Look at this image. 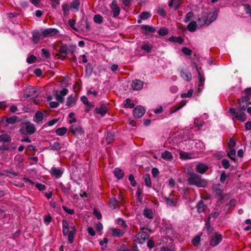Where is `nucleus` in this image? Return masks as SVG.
<instances>
[{
	"label": "nucleus",
	"mask_w": 251,
	"mask_h": 251,
	"mask_svg": "<svg viewBox=\"0 0 251 251\" xmlns=\"http://www.w3.org/2000/svg\"><path fill=\"white\" fill-rule=\"evenodd\" d=\"M36 57L33 55H31L27 59L26 61L29 64H31L35 62Z\"/></svg>",
	"instance_id": "obj_62"
},
{
	"label": "nucleus",
	"mask_w": 251,
	"mask_h": 251,
	"mask_svg": "<svg viewBox=\"0 0 251 251\" xmlns=\"http://www.w3.org/2000/svg\"><path fill=\"white\" fill-rule=\"evenodd\" d=\"M33 42L34 44L37 43L40 38V34L37 31H34L33 32Z\"/></svg>",
	"instance_id": "obj_35"
},
{
	"label": "nucleus",
	"mask_w": 251,
	"mask_h": 251,
	"mask_svg": "<svg viewBox=\"0 0 251 251\" xmlns=\"http://www.w3.org/2000/svg\"><path fill=\"white\" fill-rule=\"evenodd\" d=\"M114 140V136L111 132H107L106 140L108 144H111Z\"/></svg>",
	"instance_id": "obj_37"
},
{
	"label": "nucleus",
	"mask_w": 251,
	"mask_h": 251,
	"mask_svg": "<svg viewBox=\"0 0 251 251\" xmlns=\"http://www.w3.org/2000/svg\"><path fill=\"white\" fill-rule=\"evenodd\" d=\"M223 186L220 184H216L213 186V189L216 194L220 197H223Z\"/></svg>",
	"instance_id": "obj_23"
},
{
	"label": "nucleus",
	"mask_w": 251,
	"mask_h": 251,
	"mask_svg": "<svg viewBox=\"0 0 251 251\" xmlns=\"http://www.w3.org/2000/svg\"><path fill=\"white\" fill-rule=\"evenodd\" d=\"M63 173V172L61 169L55 167L51 168L50 171V174L56 178H60L62 176Z\"/></svg>",
	"instance_id": "obj_19"
},
{
	"label": "nucleus",
	"mask_w": 251,
	"mask_h": 251,
	"mask_svg": "<svg viewBox=\"0 0 251 251\" xmlns=\"http://www.w3.org/2000/svg\"><path fill=\"white\" fill-rule=\"evenodd\" d=\"M200 236L197 235L192 240V243L195 246H197L200 242Z\"/></svg>",
	"instance_id": "obj_57"
},
{
	"label": "nucleus",
	"mask_w": 251,
	"mask_h": 251,
	"mask_svg": "<svg viewBox=\"0 0 251 251\" xmlns=\"http://www.w3.org/2000/svg\"><path fill=\"white\" fill-rule=\"evenodd\" d=\"M181 5V0H171L169 3L170 7H174L175 9H177Z\"/></svg>",
	"instance_id": "obj_28"
},
{
	"label": "nucleus",
	"mask_w": 251,
	"mask_h": 251,
	"mask_svg": "<svg viewBox=\"0 0 251 251\" xmlns=\"http://www.w3.org/2000/svg\"><path fill=\"white\" fill-rule=\"evenodd\" d=\"M110 8L111 9L114 18L117 17L120 13V8L117 4L116 0H113L110 5Z\"/></svg>",
	"instance_id": "obj_7"
},
{
	"label": "nucleus",
	"mask_w": 251,
	"mask_h": 251,
	"mask_svg": "<svg viewBox=\"0 0 251 251\" xmlns=\"http://www.w3.org/2000/svg\"><path fill=\"white\" fill-rule=\"evenodd\" d=\"M70 232L68 236L69 241L70 243H72L74 241V235L76 231L75 226L72 223H70Z\"/></svg>",
	"instance_id": "obj_13"
},
{
	"label": "nucleus",
	"mask_w": 251,
	"mask_h": 251,
	"mask_svg": "<svg viewBox=\"0 0 251 251\" xmlns=\"http://www.w3.org/2000/svg\"><path fill=\"white\" fill-rule=\"evenodd\" d=\"M235 154H236V150L235 149H231L227 152V156L230 158L231 159L235 161Z\"/></svg>",
	"instance_id": "obj_43"
},
{
	"label": "nucleus",
	"mask_w": 251,
	"mask_h": 251,
	"mask_svg": "<svg viewBox=\"0 0 251 251\" xmlns=\"http://www.w3.org/2000/svg\"><path fill=\"white\" fill-rule=\"evenodd\" d=\"M197 28V23L195 21L191 22L187 25V29L190 32H194Z\"/></svg>",
	"instance_id": "obj_33"
},
{
	"label": "nucleus",
	"mask_w": 251,
	"mask_h": 251,
	"mask_svg": "<svg viewBox=\"0 0 251 251\" xmlns=\"http://www.w3.org/2000/svg\"><path fill=\"white\" fill-rule=\"evenodd\" d=\"M169 40L170 41H173L175 43H178L179 44H182L183 42V40L180 37H176L174 36H172L170 38Z\"/></svg>",
	"instance_id": "obj_44"
},
{
	"label": "nucleus",
	"mask_w": 251,
	"mask_h": 251,
	"mask_svg": "<svg viewBox=\"0 0 251 251\" xmlns=\"http://www.w3.org/2000/svg\"><path fill=\"white\" fill-rule=\"evenodd\" d=\"M111 235L117 237H121L123 236L125 233V230L117 228H113L111 229Z\"/></svg>",
	"instance_id": "obj_17"
},
{
	"label": "nucleus",
	"mask_w": 251,
	"mask_h": 251,
	"mask_svg": "<svg viewBox=\"0 0 251 251\" xmlns=\"http://www.w3.org/2000/svg\"><path fill=\"white\" fill-rule=\"evenodd\" d=\"M164 200L167 205L170 206H176L177 204L176 200H175L174 198L165 197Z\"/></svg>",
	"instance_id": "obj_25"
},
{
	"label": "nucleus",
	"mask_w": 251,
	"mask_h": 251,
	"mask_svg": "<svg viewBox=\"0 0 251 251\" xmlns=\"http://www.w3.org/2000/svg\"><path fill=\"white\" fill-rule=\"evenodd\" d=\"M38 95V93L33 88H28L25 90L24 94V96L26 98H33L37 97Z\"/></svg>",
	"instance_id": "obj_6"
},
{
	"label": "nucleus",
	"mask_w": 251,
	"mask_h": 251,
	"mask_svg": "<svg viewBox=\"0 0 251 251\" xmlns=\"http://www.w3.org/2000/svg\"><path fill=\"white\" fill-rule=\"evenodd\" d=\"M238 100H241V102L242 103H245L248 104H250L251 103L249 102L250 100V97H248V96H242L241 98Z\"/></svg>",
	"instance_id": "obj_52"
},
{
	"label": "nucleus",
	"mask_w": 251,
	"mask_h": 251,
	"mask_svg": "<svg viewBox=\"0 0 251 251\" xmlns=\"http://www.w3.org/2000/svg\"><path fill=\"white\" fill-rule=\"evenodd\" d=\"M226 178V173L225 171H223L221 173L220 176V181L222 183H224Z\"/></svg>",
	"instance_id": "obj_61"
},
{
	"label": "nucleus",
	"mask_w": 251,
	"mask_h": 251,
	"mask_svg": "<svg viewBox=\"0 0 251 251\" xmlns=\"http://www.w3.org/2000/svg\"><path fill=\"white\" fill-rule=\"evenodd\" d=\"M181 77L187 81H190L192 79L191 73L188 70H183L180 72Z\"/></svg>",
	"instance_id": "obj_16"
},
{
	"label": "nucleus",
	"mask_w": 251,
	"mask_h": 251,
	"mask_svg": "<svg viewBox=\"0 0 251 251\" xmlns=\"http://www.w3.org/2000/svg\"><path fill=\"white\" fill-rule=\"evenodd\" d=\"M117 223L122 228H126L127 227L126 222L122 218H118L117 220Z\"/></svg>",
	"instance_id": "obj_39"
},
{
	"label": "nucleus",
	"mask_w": 251,
	"mask_h": 251,
	"mask_svg": "<svg viewBox=\"0 0 251 251\" xmlns=\"http://www.w3.org/2000/svg\"><path fill=\"white\" fill-rule=\"evenodd\" d=\"M187 181L190 185H196L198 187H205L207 184L205 179H202L201 176L195 173L190 175Z\"/></svg>",
	"instance_id": "obj_3"
},
{
	"label": "nucleus",
	"mask_w": 251,
	"mask_h": 251,
	"mask_svg": "<svg viewBox=\"0 0 251 251\" xmlns=\"http://www.w3.org/2000/svg\"><path fill=\"white\" fill-rule=\"evenodd\" d=\"M142 28L148 32H153L155 31V29L151 26L147 25H145L142 26Z\"/></svg>",
	"instance_id": "obj_56"
},
{
	"label": "nucleus",
	"mask_w": 251,
	"mask_h": 251,
	"mask_svg": "<svg viewBox=\"0 0 251 251\" xmlns=\"http://www.w3.org/2000/svg\"><path fill=\"white\" fill-rule=\"evenodd\" d=\"M146 110L143 107L137 106L135 107L133 110V114L136 118L142 117L145 113Z\"/></svg>",
	"instance_id": "obj_9"
},
{
	"label": "nucleus",
	"mask_w": 251,
	"mask_h": 251,
	"mask_svg": "<svg viewBox=\"0 0 251 251\" xmlns=\"http://www.w3.org/2000/svg\"><path fill=\"white\" fill-rule=\"evenodd\" d=\"M151 14L148 12H144L141 13L140 15V18L143 20H145L147 19L149 17L151 16Z\"/></svg>",
	"instance_id": "obj_50"
},
{
	"label": "nucleus",
	"mask_w": 251,
	"mask_h": 251,
	"mask_svg": "<svg viewBox=\"0 0 251 251\" xmlns=\"http://www.w3.org/2000/svg\"><path fill=\"white\" fill-rule=\"evenodd\" d=\"M193 16H194L193 13H192L191 12L187 13L185 16V19L184 20V22L187 23V22H189L192 19Z\"/></svg>",
	"instance_id": "obj_49"
},
{
	"label": "nucleus",
	"mask_w": 251,
	"mask_h": 251,
	"mask_svg": "<svg viewBox=\"0 0 251 251\" xmlns=\"http://www.w3.org/2000/svg\"><path fill=\"white\" fill-rule=\"evenodd\" d=\"M14 160L18 163L20 164L22 163L24 160V156L21 154H17L15 156Z\"/></svg>",
	"instance_id": "obj_53"
},
{
	"label": "nucleus",
	"mask_w": 251,
	"mask_h": 251,
	"mask_svg": "<svg viewBox=\"0 0 251 251\" xmlns=\"http://www.w3.org/2000/svg\"><path fill=\"white\" fill-rule=\"evenodd\" d=\"M43 113L41 111H37L35 115V120L37 123L41 122L43 119Z\"/></svg>",
	"instance_id": "obj_34"
},
{
	"label": "nucleus",
	"mask_w": 251,
	"mask_h": 251,
	"mask_svg": "<svg viewBox=\"0 0 251 251\" xmlns=\"http://www.w3.org/2000/svg\"><path fill=\"white\" fill-rule=\"evenodd\" d=\"M107 111L108 108L104 104H101L99 107H97L95 109V112L101 116H103Z\"/></svg>",
	"instance_id": "obj_18"
},
{
	"label": "nucleus",
	"mask_w": 251,
	"mask_h": 251,
	"mask_svg": "<svg viewBox=\"0 0 251 251\" xmlns=\"http://www.w3.org/2000/svg\"><path fill=\"white\" fill-rule=\"evenodd\" d=\"M50 148L52 150L58 151L61 148V144L58 142H54L52 144L50 145Z\"/></svg>",
	"instance_id": "obj_38"
},
{
	"label": "nucleus",
	"mask_w": 251,
	"mask_h": 251,
	"mask_svg": "<svg viewBox=\"0 0 251 251\" xmlns=\"http://www.w3.org/2000/svg\"><path fill=\"white\" fill-rule=\"evenodd\" d=\"M128 180L130 182V184L134 187L136 185V182L135 180H134V177L133 175H130L128 176Z\"/></svg>",
	"instance_id": "obj_60"
},
{
	"label": "nucleus",
	"mask_w": 251,
	"mask_h": 251,
	"mask_svg": "<svg viewBox=\"0 0 251 251\" xmlns=\"http://www.w3.org/2000/svg\"><path fill=\"white\" fill-rule=\"evenodd\" d=\"M223 235L218 232H215L210 237L209 245L211 247L217 246L223 240Z\"/></svg>",
	"instance_id": "obj_4"
},
{
	"label": "nucleus",
	"mask_w": 251,
	"mask_h": 251,
	"mask_svg": "<svg viewBox=\"0 0 251 251\" xmlns=\"http://www.w3.org/2000/svg\"><path fill=\"white\" fill-rule=\"evenodd\" d=\"M60 189L62 192L65 194H68L70 192V188L68 187H66L63 185H61Z\"/></svg>",
	"instance_id": "obj_64"
},
{
	"label": "nucleus",
	"mask_w": 251,
	"mask_h": 251,
	"mask_svg": "<svg viewBox=\"0 0 251 251\" xmlns=\"http://www.w3.org/2000/svg\"><path fill=\"white\" fill-rule=\"evenodd\" d=\"M59 52L61 54H63L64 55L63 57H65V55H67L68 53L67 46L66 45L62 46L59 49Z\"/></svg>",
	"instance_id": "obj_47"
},
{
	"label": "nucleus",
	"mask_w": 251,
	"mask_h": 251,
	"mask_svg": "<svg viewBox=\"0 0 251 251\" xmlns=\"http://www.w3.org/2000/svg\"><path fill=\"white\" fill-rule=\"evenodd\" d=\"M144 181L146 185L148 187H151V181L150 175L149 174H146L144 176Z\"/></svg>",
	"instance_id": "obj_32"
},
{
	"label": "nucleus",
	"mask_w": 251,
	"mask_h": 251,
	"mask_svg": "<svg viewBox=\"0 0 251 251\" xmlns=\"http://www.w3.org/2000/svg\"><path fill=\"white\" fill-rule=\"evenodd\" d=\"M68 93V90L66 88L63 89L59 92H55V98L59 102L62 103L64 101V96H66Z\"/></svg>",
	"instance_id": "obj_8"
},
{
	"label": "nucleus",
	"mask_w": 251,
	"mask_h": 251,
	"mask_svg": "<svg viewBox=\"0 0 251 251\" xmlns=\"http://www.w3.org/2000/svg\"><path fill=\"white\" fill-rule=\"evenodd\" d=\"M143 81L136 79L132 81L131 87L134 90H140L143 88Z\"/></svg>",
	"instance_id": "obj_12"
},
{
	"label": "nucleus",
	"mask_w": 251,
	"mask_h": 251,
	"mask_svg": "<svg viewBox=\"0 0 251 251\" xmlns=\"http://www.w3.org/2000/svg\"><path fill=\"white\" fill-rule=\"evenodd\" d=\"M136 237L140 243H143L149 238V235L145 231H141L136 235Z\"/></svg>",
	"instance_id": "obj_14"
},
{
	"label": "nucleus",
	"mask_w": 251,
	"mask_h": 251,
	"mask_svg": "<svg viewBox=\"0 0 251 251\" xmlns=\"http://www.w3.org/2000/svg\"><path fill=\"white\" fill-rule=\"evenodd\" d=\"M76 98L73 95H70L66 101V105L69 107H72L75 103Z\"/></svg>",
	"instance_id": "obj_24"
},
{
	"label": "nucleus",
	"mask_w": 251,
	"mask_h": 251,
	"mask_svg": "<svg viewBox=\"0 0 251 251\" xmlns=\"http://www.w3.org/2000/svg\"><path fill=\"white\" fill-rule=\"evenodd\" d=\"M196 208L197 209V211L199 213H201L205 211L207 208V206L204 203L203 201L201 200L197 203Z\"/></svg>",
	"instance_id": "obj_21"
},
{
	"label": "nucleus",
	"mask_w": 251,
	"mask_h": 251,
	"mask_svg": "<svg viewBox=\"0 0 251 251\" xmlns=\"http://www.w3.org/2000/svg\"><path fill=\"white\" fill-rule=\"evenodd\" d=\"M42 35L43 37H49L56 35L59 33V31L54 28H49L42 30Z\"/></svg>",
	"instance_id": "obj_5"
},
{
	"label": "nucleus",
	"mask_w": 251,
	"mask_h": 251,
	"mask_svg": "<svg viewBox=\"0 0 251 251\" xmlns=\"http://www.w3.org/2000/svg\"><path fill=\"white\" fill-rule=\"evenodd\" d=\"M80 1L79 0H74L71 4V9L72 10L77 11L79 9Z\"/></svg>",
	"instance_id": "obj_29"
},
{
	"label": "nucleus",
	"mask_w": 251,
	"mask_h": 251,
	"mask_svg": "<svg viewBox=\"0 0 251 251\" xmlns=\"http://www.w3.org/2000/svg\"><path fill=\"white\" fill-rule=\"evenodd\" d=\"M179 155L180 158L182 159H187L191 158V157H190V154L189 153L185 152L182 151H180Z\"/></svg>",
	"instance_id": "obj_48"
},
{
	"label": "nucleus",
	"mask_w": 251,
	"mask_h": 251,
	"mask_svg": "<svg viewBox=\"0 0 251 251\" xmlns=\"http://www.w3.org/2000/svg\"><path fill=\"white\" fill-rule=\"evenodd\" d=\"M114 174L118 179H122L124 176L123 171L118 168L114 169Z\"/></svg>",
	"instance_id": "obj_26"
},
{
	"label": "nucleus",
	"mask_w": 251,
	"mask_h": 251,
	"mask_svg": "<svg viewBox=\"0 0 251 251\" xmlns=\"http://www.w3.org/2000/svg\"><path fill=\"white\" fill-rule=\"evenodd\" d=\"M24 125L25 129L28 134H32L35 132V127L33 124L28 122L25 123Z\"/></svg>",
	"instance_id": "obj_15"
},
{
	"label": "nucleus",
	"mask_w": 251,
	"mask_h": 251,
	"mask_svg": "<svg viewBox=\"0 0 251 251\" xmlns=\"http://www.w3.org/2000/svg\"><path fill=\"white\" fill-rule=\"evenodd\" d=\"M221 163L223 167L226 169H227L230 166L229 162L226 159H223L222 160Z\"/></svg>",
	"instance_id": "obj_51"
},
{
	"label": "nucleus",
	"mask_w": 251,
	"mask_h": 251,
	"mask_svg": "<svg viewBox=\"0 0 251 251\" xmlns=\"http://www.w3.org/2000/svg\"><path fill=\"white\" fill-rule=\"evenodd\" d=\"M238 103L239 104L238 109L230 107L229 108L228 113L232 116L236 118L240 122H244L247 119L246 114H245V111L249 104L245 103H242L241 102V100H238Z\"/></svg>",
	"instance_id": "obj_1"
},
{
	"label": "nucleus",
	"mask_w": 251,
	"mask_h": 251,
	"mask_svg": "<svg viewBox=\"0 0 251 251\" xmlns=\"http://www.w3.org/2000/svg\"><path fill=\"white\" fill-rule=\"evenodd\" d=\"M94 21L97 24H101L103 22V17L100 14H97L94 17Z\"/></svg>",
	"instance_id": "obj_45"
},
{
	"label": "nucleus",
	"mask_w": 251,
	"mask_h": 251,
	"mask_svg": "<svg viewBox=\"0 0 251 251\" xmlns=\"http://www.w3.org/2000/svg\"><path fill=\"white\" fill-rule=\"evenodd\" d=\"M63 226V234L64 236L69 235L70 232V223H68L66 220H62Z\"/></svg>",
	"instance_id": "obj_20"
},
{
	"label": "nucleus",
	"mask_w": 251,
	"mask_h": 251,
	"mask_svg": "<svg viewBox=\"0 0 251 251\" xmlns=\"http://www.w3.org/2000/svg\"><path fill=\"white\" fill-rule=\"evenodd\" d=\"M12 144H3L0 146V151H5L15 150L16 148V146H12Z\"/></svg>",
	"instance_id": "obj_22"
},
{
	"label": "nucleus",
	"mask_w": 251,
	"mask_h": 251,
	"mask_svg": "<svg viewBox=\"0 0 251 251\" xmlns=\"http://www.w3.org/2000/svg\"><path fill=\"white\" fill-rule=\"evenodd\" d=\"M67 131V129L66 127H61L56 129L55 131L56 134L58 136L64 135Z\"/></svg>",
	"instance_id": "obj_36"
},
{
	"label": "nucleus",
	"mask_w": 251,
	"mask_h": 251,
	"mask_svg": "<svg viewBox=\"0 0 251 251\" xmlns=\"http://www.w3.org/2000/svg\"><path fill=\"white\" fill-rule=\"evenodd\" d=\"M69 129L75 135H81L84 133L83 129L79 125H72Z\"/></svg>",
	"instance_id": "obj_11"
},
{
	"label": "nucleus",
	"mask_w": 251,
	"mask_h": 251,
	"mask_svg": "<svg viewBox=\"0 0 251 251\" xmlns=\"http://www.w3.org/2000/svg\"><path fill=\"white\" fill-rule=\"evenodd\" d=\"M18 119V117L16 116H13L12 117L7 118L6 119V122L10 124H15Z\"/></svg>",
	"instance_id": "obj_46"
},
{
	"label": "nucleus",
	"mask_w": 251,
	"mask_h": 251,
	"mask_svg": "<svg viewBox=\"0 0 251 251\" xmlns=\"http://www.w3.org/2000/svg\"><path fill=\"white\" fill-rule=\"evenodd\" d=\"M63 14L65 16H67L69 13V6L67 3H64L62 6Z\"/></svg>",
	"instance_id": "obj_40"
},
{
	"label": "nucleus",
	"mask_w": 251,
	"mask_h": 251,
	"mask_svg": "<svg viewBox=\"0 0 251 251\" xmlns=\"http://www.w3.org/2000/svg\"><path fill=\"white\" fill-rule=\"evenodd\" d=\"M144 215L149 219L153 218V212L152 210L148 208H146L143 211Z\"/></svg>",
	"instance_id": "obj_31"
},
{
	"label": "nucleus",
	"mask_w": 251,
	"mask_h": 251,
	"mask_svg": "<svg viewBox=\"0 0 251 251\" xmlns=\"http://www.w3.org/2000/svg\"><path fill=\"white\" fill-rule=\"evenodd\" d=\"M44 220L45 223L47 225H48L51 222V217L49 214L45 215V216H44Z\"/></svg>",
	"instance_id": "obj_59"
},
{
	"label": "nucleus",
	"mask_w": 251,
	"mask_h": 251,
	"mask_svg": "<svg viewBox=\"0 0 251 251\" xmlns=\"http://www.w3.org/2000/svg\"><path fill=\"white\" fill-rule=\"evenodd\" d=\"M208 166L204 163H199L195 167L196 172L201 174H204L208 170Z\"/></svg>",
	"instance_id": "obj_10"
},
{
	"label": "nucleus",
	"mask_w": 251,
	"mask_h": 251,
	"mask_svg": "<svg viewBox=\"0 0 251 251\" xmlns=\"http://www.w3.org/2000/svg\"><path fill=\"white\" fill-rule=\"evenodd\" d=\"M11 137L7 134H2L0 135V142L5 143H9L11 142Z\"/></svg>",
	"instance_id": "obj_30"
},
{
	"label": "nucleus",
	"mask_w": 251,
	"mask_h": 251,
	"mask_svg": "<svg viewBox=\"0 0 251 251\" xmlns=\"http://www.w3.org/2000/svg\"><path fill=\"white\" fill-rule=\"evenodd\" d=\"M109 202L113 209H116L118 208L119 205L118 204L117 201L115 198H111Z\"/></svg>",
	"instance_id": "obj_41"
},
{
	"label": "nucleus",
	"mask_w": 251,
	"mask_h": 251,
	"mask_svg": "<svg viewBox=\"0 0 251 251\" xmlns=\"http://www.w3.org/2000/svg\"><path fill=\"white\" fill-rule=\"evenodd\" d=\"M142 49L149 53L151 51V46L149 44H144L142 46Z\"/></svg>",
	"instance_id": "obj_58"
},
{
	"label": "nucleus",
	"mask_w": 251,
	"mask_h": 251,
	"mask_svg": "<svg viewBox=\"0 0 251 251\" xmlns=\"http://www.w3.org/2000/svg\"><path fill=\"white\" fill-rule=\"evenodd\" d=\"M183 53L187 55H190L192 53V50L187 48L184 47L182 49Z\"/></svg>",
	"instance_id": "obj_63"
},
{
	"label": "nucleus",
	"mask_w": 251,
	"mask_h": 251,
	"mask_svg": "<svg viewBox=\"0 0 251 251\" xmlns=\"http://www.w3.org/2000/svg\"><path fill=\"white\" fill-rule=\"evenodd\" d=\"M217 16V15L215 12H203L197 20L198 25L201 27L205 25H208L216 20Z\"/></svg>",
	"instance_id": "obj_2"
},
{
	"label": "nucleus",
	"mask_w": 251,
	"mask_h": 251,
	"mask_svg": "<svg viewBox=\"0 0 251 251\" xmlns=\"http://www.w3.org/2000/svg\"><path fill=\"white\" fill-rule=\"evenodd\" d=\"M124 106L125 108H132L134 106V104L131 102V100L130 99L127 98L125 100Z\"/></svg>",
	"instance_id": "obj_42"
},
{
	"label": "nucleus",
	"mask_w": 251,
	"mask_h": 251,
	"mask_svg": "<svg viewBox=\"0 0 251 251\" xmlns=\"http://www.w3.org/2000/svg\"><path fill=\"white\" fill-rule=\"evenodd\" d=\"M193 93V90L192 89L189 90L187 93H182L181 95V98H190L192 96Z\"/></svg>",
	"instance_id": "obj_55"
},
{
	"label": "nucleus",
	"mask_w": 251,
	"mask_h": 251,
	"mask_svg": "<svg viewBox=\"0 0 251 251\" xmlns=\"http://www.w3.org/2000/svg\"><path fill=\"white\" fill-rule=\"evenodd\" d=\"M158 33L160 36H165L168 33V30L165 27L161 28L159 29Z\"/></svg>",
	"instance_id": "obj_54"
},
{
	"label": "nucleus",
	"mask_w": 251,
	"mask_h": 251,
	"mask_svg": "<svg viewBox=\"0 0 251 251\" xmlns=\"http://www.w3.org/2000/svg\"><path fill=\"white\" fill-rule=\"evenodd\" d=\"M161 157L166 160L170 161L173 159V155L172 153L167 151H165L161 154Z\"/></svg>",
	"instance_id": "obj_27"
}]
</instances>
